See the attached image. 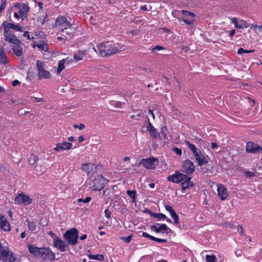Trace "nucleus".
Masks as SVG:
<instances>
[{
    "instance_id": "f257e3e1",
    "label": "nucleus",
    "mask_w": 262,
    "mask_h": 262,
    "mask_svg": "<svg viewBox=\"0 0 262 262\" xmlns=\"http://www.w3.org/2000/svg\"><path fill=\"white\" fill-rule=\"evenodd\" d=\"M97 48L99 50V55L105 57L124 51L126 47L124 45L118 43H112L106 42L100 43Z\"/></svg>"
},
{
    "instance_id": "f03ea898",
    "label": "nucleus",
    "mask_w": 262,
    "mask_h": 262,
    "mask_svg": "<svg viewBox=\"0 0 262 262\" xmlns=\"http://www.w3.org/2000/svg\"><path fill=\"white\" fill-rule=\"evenodd\" d=\"M56 26L62 30V32L69 35H73L75 32V28L69 27L71 25L67 20L66 17H57L56 20Z\"/></svg>"
},
{
    "instance_id": "7ed1b4c3",
    "label": "nucleus",
    "mask_w": 262,
    "mask_h": 262,
    "mask_svg": "<svg viewBox=\"0 0 262 262\" xmlns=\"http://www.w3.org/2000/svg\"><path fill=\"white\" fill-rule=\"evenodd\" d=\"M0 259L4 262H13L15 260L13 254L7 246L0 242Z\"/></svg>"
},
{
    "instance_id": "20e7f679",
    "label": "nucleus",
    "mask_w": 262,
    "mask_h": 262,
    "mask_svg": "<svg viewBox=\"0 0 262 262\" xmlns=\"http://www.w3.org/2000/svg\"><path fill=\"white\" fill-rule=\"evenodd\" d=\"M29 10V7L26 4L16 3L14 7L8 10V12L10 10L14 11V16H19L18 13H19L20 16H25L27 15Z\"/></svg>"
},
{
    "instance_id": "39448f33",
    "label": "nucleus",
    "mask_w": 262,
    "mask_h": 262,
    "mask_svg": "<svg viewBox=\"0 0 262 262\" xmlns=\"http://www.w3.org/2000/svg\"><path fill=\"white\" fill-rule=\"evenodd\" d=\"M15 204L18 205L28 206L32 202V199L23 193L17 194L14 198Z\"/></svg>"
},
{
    "instance_id": "423d86ee",
    "label": "nucleus",
    "mask_w": 262,
    "mask_h": 262,
    "mask_svg": "<svg viewBox=\"0 0 262 262\" xmlns=\"http://www.w3.org/2000/svg\"><path fill=\"white\" fill-rule=\"evenodd\" d=\"M107 181L102 176H97L91 184L90 188L93 190H101L104 187Z\"/></svg>"
},
{
    "instance_id": "0eeeda50",
    "label": "nucleus",
    "mask_w": 262,
    "mask_h": 262,
    "mask_svg": "<svg viewBox=\"0 0 262 262\" xmlns=\"http://www.w3.org/2000/svg\"><path fill=\"white\" fill-rule=\"evenodd\" d=\"M63 236L69 244L74 245L76 243L78 237V231L75 228L71 229L68 230Z\"/></svg>"
},
{
    "instance_id": "6e6552de",
    "label": "nucleus",
    "mask_w": 262,
    "mask_h": 262,
    "mask_svg": "<svg viewBox=\"0 0 262 262\" xmlns=\"http://www.w3.org/2000/svg\"><path fill=\"white\" fill-rule=\"evenodd\" d=\"M45 63L42 61L38 60L36 62V67L38 70L39 79L49 78L51 76L50 72L45 69Z\"/></svg>"
},
{
    "instance_id": "1a4fd4ad",
    "label": "nucleus",
    "mask_w": 262,
    "mask_h": 262,
    "mask_svg": "<svg viewBox=\"0 0 262 262\" xmlns=\"http://www.w3.org/2000/svg\"><path fill=\"white\" fill-rule=\"evenodd\" d=\"M145 168L148 169H154L158 164V160L155 158H150L148 159H144L140 163Z\"/></svg>"
},
{
    "instance_id": "9d476101",
    "label": "nucleus",
    "mask_w": 262,
    "mask_h": 262,
    "mask_svg": "<svg viewBox=\"0 0 262 262\" xmlns=\"http://www.w3.org/2000/svg\"><path fill=\"white\" fill-rule=\"evenodd\" d=\"M151 229L157 233L168 234L171 231L170 229L164 224H156L151 226Z\"/></svg>"
},
{
    "instance_id": "9b49d317",
    "label": "nucleus",
    "mask_w": 262,
    "mask_h": 262,
    "mask_svg": "<svg viewBox=\"0 0 262 262\" xmlns=\"http://www.w3.org/2000/svg\"><path fill=\"white\" fill-rule=\"evenodd\" d=\"M194 167L193 163L191 161L187 160L183 162L181 170L182 172L189 174L193 172Z\"/></svg>"
},
{
    "instance_id": "f8f14e48",
    "label": "nucleus",
    "mask_w": 262,
    "mask_h": 262,
    "mask_svg": "<svg viewBox=\"0 0 262 262\" xmlns=\"http://www.w3.org/2000/svg\"><path fill=\"white\" fill-rule=\"evenodd\" d=\"M73 144L67 141H63L61 143L56 144L53 150L57 152H60L63 150H70L73 148Z\"/></svg>"
},
{
    "instance_id": "ddd939ff",
    "label": "nucleus",
    "mask_w": 262,
    "mask_h": 262,
    "mask_svg": "<svg viewBox=\"0 0 262 262\" xmlns=\"http://www.w3.org/2000/svg\"><path fill=\"white\" fill-rule=\"evenodd\" d=\"M4 35L5 40L12 45L20 43V40L10 31L4 30Z\"/></svg>"
},
{
    "instance_id": "4468645a",
    "label": "nucleus",
    "mask_w": 262,
    "mask_h": 262,
    "mask_svg": "<svg viewBox=\"0 0 262 262\" xmlns=\"http://www.w3.org/2000/svg\"><path fill=\"white\" fill-rule=\"evenodd\" d=\"M193 155L195 158L198 166H201L203 165L207 164L208 162V156H206L203 155L200 150Z\"/></svg>"
},
{
    "instance_id": "2eb2a0df",
    "label": "nucleus",
    "mask_w": 262,
    "mask_h": 262,
    "mask_svg": "<svg viewBox=\"0 0 262 262\" xmlns=\"http://www.w3.org/2000/svg\"><path fill=\"white\" fill-rule=\"evenodd\" d=\"M217 191L218 195L221 200H225L228 198L229 195L228 191L223 184L217 185Z\"/></svg>"
},
{
    "instance_id": "dca6fc26",
    "label": "nucleus",
    "mask_w": 262,
    "mask_h": 262,
    "mask_svg": "<svg viewBox=\"0 0 262 262\" xmlns=\"http://www.w3.org/2000/svg\"><path fill=\"white\" fill-rule=\"evenodd\" d=\"M81 169L85 171L88 175H91L96 171L97 165L93 163H84L82 164Z\"/></svg>"
},
{
    "instance_id": "f3484780",
    "label": "nucleus",
    "mask_w": 262,
    "mask_h": 262,
    "mask_svg": "<svg viewBox=\"0 0 262 262\" xmlns=\"http://www.w3.org/2000/svg\"><path fill=\"white\" fill-rule=\"evenodd\" d=\"M39 257L45 259L53 260L55 258V254L49 248H42Z\"/></svg>"
},
{
    "instance_id": "a211bd4d",
    "label": "nucleus",
    "mask_w": 262,
    "mask_h": 262,
    "mask_svg": "<svg viewBox=\"0 0 262 262\" xmlns=\"http://www.w3.org/2000/svg\"><path fill=\"white\" fill-rule=\"evenodd\" d=\"M54 246L60 252H63L67 247V244L59 237L54 238Z\"/></svg>"
},
{
    "instance_id": "6ab92c4d",
    "label": "nucleus",
    "mask_w": 262,
    "mask_h": 262,
    "mask_svg": "<svg viewBox=\"0 0 262 262\" xmlns=\"http://www.w3.org/2000/svg\"><path fill=\"white\" fill-rule=\"evenodd\" d=\"M4 30L10 31V29H12L16 31L22 32L23 29L20 26L18 25H15L13 23L4 21L3 23Z\"/></svg>"
},
{
    "instance_id": "aec40b11",
    "label": "nucleus",
    "mask_w": 262,
    "mask_h": 262,
    "mask_svg": "<svg viewBox=\"0 0 262 262\" xmlns=\"http://www.w3.org/2000/svg\"><path fill=\"white\" fill-rule=\"evenodd\" d=\"M0 228L5 231L8 232L11 230L10 224L5 217L1 214H0Z\"/></svg>"
},
{
    "instance_id": "412c9836",
    "label": "nucleus",
    "mask_w": 262,
    "mask_h": 262,
    "mask_svg": "<svg viewBox=\"0 0 262 262\" xmlns=\"http://www.w3.org/2000/svg\"><path fill=\"white\" fill-rule=\"evenodd\" d=\"M261 148L257 144L251 142H248L246 145V150L248 152H256L261 150Z\"/></svg>"
},
{
    "instance_id": "4be33fe9",
    "label": "nucleus",
    "mask_w": 262,
    "mask_h": 262,
    "mask_svg": "<svg viewBox=\"0 0 262 262\" xmlns=\"http://www.w3.org/2000/svg\"><path fill=\"white\" fill-rule=\"evenodd\" d=\"M165 209L167 211H168L170 215L171 216L173 220L174 224H177L179 223V218L178 215L177 214V213L175 212L172 207L169 205H166L165 206Z\"/></svg>"
},
{
    "instance_id": "5701e85b",
    "label": "nucleus",
    "mask_w": 262,
    "mask_h": 262,
    "mask_svg": "<svg viewBox=\"0 0 262 262\" xmlns=\"http://www.w3.org/2000/svg\"><path fill=\"white\" fill-rule=\"evenodd\" d=\"M159 33L161 37L166 40H169L173 35V33L169 30L162 28L159 30Z\"/></svg>"
},
{
    "instance_id": "b1692460",
    "label": "nucleus",
    "mask_w": 262,
    "mask_h": 262,
    "mask_svg": "<svg viewBox=\"0 0 262 262\" xmlns=\"http://www.w3.org/2000/svg\"><path fill=\"white\" fill-rule=\"evenodd\" d=\"M232 21L235 25V27L238 28H248L249 27L248 23L243 20H237L235 18H234Z\"/></svg>"
},
{
    "instance_id": "393cba45",
    "label": "nucleus",
    "mask_w": 262,
    "mask_h": 262,
    "mask_svg": "<svg viewBox=\"0 0 262 262\" xmlns=\"http://www.w3.org/2000/svg\"><path fill=\"white\" fill-rule=\"evenodd\" d=\"M28 249L29 252L35 256H39L42 248H38L33 245H28Z\"/></svg>"
},
{
    "instance_id": "a878e982",
    "label": "nucleus",
    "mask_w": 262,
    "mask_h": 262,
    "mask_svg": "<svg viewBox=\"0 0 262 262\" xmlns=\"http://www.w3.org/2000/svg\"><path fill=\"white\" fill-rule=\"evenodd\" d=\"M142 236L144 237L148 238L151 241H154L158 243H165L166 242V239L155 237L145 232H143L142 233Z\"/></svg>"
},
{
    "instance_id": "bb28decb",
    "label": "nucleus",
    "mask_w": 262,
    "mask_h": 262,
    "mask_svg": "<svg viewBox=\"0 0 262 262\" xmlns=\"http://www.w3.org/2000/svg\"><path fill=\"white\" fill-rule=\"evenodd\" d=\"M86 54V51H78L74 54V59L77 61L81 60L85 56Z\"/></svg>"
},
{
    "instance_id": "cd10ccee",
    "label": "nucleus",
    "mask_w": 262,
    "mask_h": 262,
    "mask_svg": "<svg viewBox=\"0 0 262 262\" xmlns=\"http://www.w3.org/2000/svg\"><path fill=\"white\" fill-rule=\"evenodd\" d=\"M12 50L14 54L19 57L22 55L23 49L20 45V43L15 44L12 45Z\"/></svg>"
},
{
    "instance_id": "c85d7f7f",
    "label": "nucleus",
    "mask_w": 262,
    "mask_h": 262,
    "mask_svg": "<svg viewBox=\"0 0 262 262\" xmlns=\"http://www.w3.org/2000/svg\"><path fill=\"white\" fill-rule=\"evenodd\" d=\"M193 182L191 181V178L188 177V179L185 180L181 183L182 190H184L193 186Z\"/></svg>"
},
{
    "instance_id": "c756f323",
    "label": "nucleus",
    "mask_w": 262,
    "mask_h": 262,
    "mask_svg": "<svg viewBox=\"0 0 262 262\" xmlns=\"http://www.w3.org/2000/svg\"><path fill=\"white\" fill-rule=\"evenodd\" d=\"M8 60L6 56L3 47H0V63L6 64Z\"/></svg>"
},
{
    "instance_id": "7c9ffc66",
    "label": "nucleus",
    "mask_w": 262,
    "mask_h": 262,
    "mask_svg": "<svg viewBox=\"0 0 262 262\" xmlns=\"http://www.w3.org/2000/svg\"><path fill=\"white\" fill-rule=\"evenodd\" d=\"M87 255L89 257V258L91 259H96V260H99L100 261H103L104 260V257L103 255H101V254L93 255L92 253H91L89 251H88V252Z\"/></svg>"
},
{
    "instance_id": "2f4dec72",
    "label": "nucleus",
    "mask_w": 262,
    "mask_h": 262,
    "mask_svg": "<svg viewBox=\"0 0 262 262\" xmlns=\"http://www.w3.org/2000/svg\"><path fill=\"white\" fill-rule=\"evenodd\" d=\"M32 46L33 48L36 47L42 51H47L48 50V45L44 41H41L36 44L34 43Z\"/></svg>"
},
{
    "instance_id": "473e14b6",
    "label": "nucleus",
    "mask_w": 262,
    "mask_h": 262,
    "mask_svg": "<svg viewBox=\"0 0 262 262\" xmlns=\"http://www.w3.org/2000/svg\"><path fill=\"white\" fill-rule=\"evenodd\" d=\"M66 63V59H63L60 60L58 63V67L57 69V74L60 75L61 71L64 69Z\"/></svg>"
},
{
    "instance_id": "72a5a7b5",
    "label": "nucleus",
    "mask_w": 262,
    "mask_h": 262,
    "mask_svg": "<svg viewBox=\"0 0 262 262\" xmlns=\"http://www.w3.org/2000/svg\"><path fill=\"white\" fill-rule=\"evenodd\" d=\"M167 180L169 182H171L175 183H179L180 180L179 179V177L178 176V172H177V171L174 172V174L169 176L167 177Z\"/></svg>"
},
{
    "instance_id": "f704fd0d",
    "label": "nucleus",
    "mask_w": 262,
    "mask_h": 262,
    "mask_svg": "<svg viewBox=\"0 0 262 262\" xmlns=\"http://www.w3.org/2000/svg\"><path fill=\"white\" fill-rule=\"evenodd\" d=\"M151 216L154 217H156L160 220H166L168 222H171V220L167 218L166 216L163 213H153L151 214Z\"/></svg>"
},
{
    "instance_id": "c9c22d12",
    "label": "nucleus",
    "mask_w": 262,
    "mask_h": 262,
    "mask_svg": "<svg viewBox=\"0 0 262 262\" xmlns=\"http://www.w3.org/2000/svg\"><path fill=\"white\" fill-rule=\"evenodd\" d=\"M149 131L150 133V136L152 138H157L160 136L159 133L156 131V128L150 124L149 125Z\"/></svg>"
},
{
    "instance_id": "e433bc0d",
    "label": "nucleus",
    "mask_w": 262,
    "mask_h": 262,
    "mask_svg": "<svg viewBox=\"0 0 262 262\" xmlns=\"http://www.w3.org/2000/svg\"><path fill=\"white\" fill-rule=\"evenodd\" d=\"M179 20L180 23H184L186 25H190L194 21L193 17H179Z\"/></svg>"
},
{
    "instance_id": "4c0bfd02",
    "label": "nucleus",
    "mask_w": 262,
    "mask_h": 262,
    "mask_svg": "<svg viewBox=\"0 0 262 262\" xmlns=\"http://www.w3.org/2000/svg\"><path fill=\"white\" fill-rule=\"evenodd\" d=\"M26 222L27 223L28 227L30 230H31V231H34L36 230V225L35 222H31L29 220H27Z\"/></svg>"
},
{
    "instance_id": "58836bf2",
    "label": "nucleus",
    "mask_w": 262,
    "mask_h": 262,
    "mask_svg": "<svg viewBox=\"0 0 262 262\" xmlns=\"http://www.w3.org/2000/svg\"><path fill=\"white\" fill-rule=\"evenodd\" d=\"M186 144L188 146L189 149L192 151L193 155H194L196 152H197V151L199 150V149H197L194 144L190 143L189 141H186Z\"/></svg>"
},
{
    "instance_id": "ea45409f",
    "label": "nucleus",
    "mask_w": 262,
    "mask_h": 262,
    "mask_svg": "<svg viewBox=\"0 0 262 262\" xmlns=\"http://www.w3.org/2000/svg\"><path fill=\"white\" fill-rule=\"evenodd\" d=\"M177 172H178V176L180 180V183L185 181L186 179H188V177L187 174L183 173L179 170H177Z\"/></svg>"
},
{
    "instance_id": "a19ab883",
    "label": "nucleus",
    "mask_w": 262,
    "mask_h": 262,
    "mask_svg": "<svg viewBox=\"0 0 262 262\" xmlns=\"http://www.w3.org/2000/svg\"><path fill=\"white\" fill-rule=\"evenodd\" d=\"M37 161L38 158L36 155L34 154H32L30 155V158L29 159V163L30 165H34Z\"/></svg>"
},
{
    "instance_id": "79ce46f5",
    "label": "nucleus",
    "mask_w": 262,
    "mask_h": 262,
    "mask_svg": "<svg viewBox=\"0 0 262 262\" xmlns=\"http://www.w3.org/2000/svg\"><path fill=\"white\" fill-rule=\"evenodd\" d=\"M46 171V167L45 166H40L39 167L38 166H36L35 167V172L37 174H41L45 172Z\"/></svg>"
},
{
    "instance_id": "37998d69",
    "label": "nucleus",
    "mask_w": 262,
    "mask_h": 262,
    "mask_svg": "<svg viewBox=\"0 0 262 262\" xmlns=\"http://www.w3.org/2000/svg\"><path fill=\"white\" fill-rule=\"evenodd\" d=\"M110 103L112 105H114V106L118 108L123 107V105H124V103L120 101H111Z\"/></svg>"
},
{
    "instance_id": "c03bdc74",
    "label": "nucleus",
    "mask_w": 262,
    "mask_h": 262,
    "mask_svg": "<svg viewBox=\"0 0 262 262\" xmlns=\"http://www.w3.org/2000/svg\"><path fill=\"white\" fill-rule=\"evenodd\" d=\"M127 194L132 199L133 202H135L136 192L135 190H127Z\"/></svg>"
},
{
    "instance_id": "a18cd8bd",
    "label": "nucleus",
    "mask_w": 262,
    "mask_h": 262,
    "mask_svg": "<svg viewBox=\"0 0 262 262\" xmlns=\"http://www.w3.org/2000/svg\"><path fill=\"white\" fill-rule=\"evenodd\" d=\"M181 13L183 16H196L194 13L186 10H182Z\"/></svg>"
},
{
    "instance_id": "49530a36",
    "label": "nucleus",
    "mask_w": 262,
    "mask_h": 262,
    "mask_svg": "<svg viewBox=\"0 0 262 262\" xmlns=\"http://www.w3.org/2000/svg\"><path fill=\"white\" fill-rule=\"evenodd\" d=\"M254 51L253 50H244L242 48H240L238 50L237 53L239 54H243V53H253V52H254Z\"/></svg>"
},
{
    "instance_id": "de8ad7c7",
    "label": "nucleus",
    "mask_w": 262,
    "mask_h": 262,
    "mask_svg": "<svg viewBox=\"0 0 262 262\" xmlns=\"http://www.w3.org/2000/svg\"><path fill=\"white\" fill-rule=\"evenodd\" d=\"M165 48L163 46H156L154 48H153L151 50V51L152 53H157L158 51H160L161 50H164Z\"/></svg>"
},
{
    "instance_id": "09e8293b",
    "label": "nucleus",
    "mask_w": 262,
    "mask_h": 262,
    "mask_svg": "<svg viewBox=\"0 0 262 262\" xmlns=\"http://www.w3.org/2000/svg\"><path fill=\"white\" fill-rule=\"evenodd\" d=\"M7 5V0H1L0 14L5 9Z\"/></svg>"
},
{
    "instance_id": "8fccbe9b",
    "label": "nucleus",
    "mask_w": 262,
    "mask_h": 262,
    "mask_svg": "<svg viewBox=\"0 0 262 262\" xmlns=\"http://www.w3.org/2000/svg\"><path fill=\"white\" fill-rule=\"evenodd\" d=\"M44 34L43 32L41 31H36L34 32V37L36 38H43Z\"/></svg>"
},
{
    "instance_id": "3c124183",
    "label": "nucleus",
    "mask_w": 262,
    "mask_h": 262,
    "mask_svg": "<svg viewBox=\"0 0 262 262\" xmlns=\"http://www.w3.org/2000/svg\"><path fill=\"white\" fill-rule=\"evenodd\" d=\"M253 29L257 34L262 33V26L255 25L253 26Z\"/></svg>"
},
{
    "instance_id": "603ef678",
    "label": "nucleus",
    "mask_w": 262,
    "mask_h": 262,
    "mask_svg": "<svg viewBox=\"0 0 262 262\" xmlns=\"http://www.w3.org/2000/svg\"><path fill=\"white\" fill-rule=\"evenodd\" d=\"M132 237H133V235H130L126 236H126L121 237L120 238H121V239L124 241L125 243H129L132 241Z\"/></svg>"
},
{
    "instance_id": "864d4df0",
    "label": "nucleus",
    "mask_w": 262,
    "mask_h": 262,
    "mask_svg": "<svg viewBox=\"0 0 262 262\" xmlns=\"http://www.w3.org/2000/svg\"><path fill=\"white\" fill-rule=\"evenodd\" d=\"M24 36L26 37L28 39L33 40L35 39V37L34 36H32V37H31L30 36L29 33L28 31H26L24 32Z\"/></svg>"
},
{
    "instance_id": "5fc2aeb1",
    "label": "nucleus",
    "mask_w": 262,
    "mask_h": 262,
    "mask_svg": "<svg viewBox=\"0 0 262 262\" xmlns=\"http://www.w3.org/2000/svg\"><path fill=\"white\" fill-rule=\"evenodd\" d=\"M104 214H105V216L106 218L110 219L111 217V212L108 209H106L104 210Z\"/></svg>"
},
{
    "instance_id": "6e6d98bb",
    "label": "nucleus",
    "mask_w": 262,
    "mask_h": 262,
    "mask_svg": "<svg viewBox=\"0 0 262 262\" xmlns=\"http://www.w3.org/2000/svg\"><path fill=\"white\" fill-rule=\"evenodd\" d=\"M173 150L178 155H181L182 154V150L180 148L175 147Z\"/></svg>"
},
{
    "instance_id": "4d7b16f0",
    "label": "nucleus",
    "mask_w": 262,
    "mask_h": 262,
    "mask_svg": "<svg viewBox=\"0 0 262 262\" xmlns=\"http://www.w3.org/2000/svg\"><path fill=\"white\" fill-rule=\"evenodd\" d=\"M34 101L36 102H45V100L43 98H38L35 97Z\"/></svg>"
},
{
    "instance_id": "13d9d810",
    "label": "nucleus",
    "mask_w": 262,
    "mask_h": 262,
    "mask_svg": "<svg viewBox=\"0 0 262 262\" xmlns=\"http://www.w3.org/2000/svg\"><path fill=\"white\" fill-rule=\"evenodd\" d=\"M245 174L246 176L248 177H252L254 176V173L251 171H246Z\"/></svg>"
},
{
    "instance_id": "bf43d9fd",
    "label": "nucleus",
    "mask_w": 262,
    "mask_h": 262,
    "mask_svg": "<svg viewBox=\"0 0 262 262\" xmlns=\"http://www.w3.org/2000/svg\"><path fill=\"white\" fill-rule=\"evenodd\" d=\"M91 200V198L90 196H87L85 198V199L83 200V203H89V202H90Z\"/></svg>"
},
{
    "instance_id": "052dcab7",
    "label": "nucleus",
    "mask_w": 262,
    "mask_h": 262,
    "mask_svg": "<svg viewBox=\"0 0 262 262\" xmlns=\"http://www.w3.org/2000/svg\"><path fill=\"white\" fill-rule=\"evenodd\" d=\"M218 147H219V146H218V145L216 143H215V142L211 143V147H212V148L215 149Z\"/></svg>"
},
{
    "instance_id": "680f3d73",
    "label": "nucleus",
    "mask_w": 262,
    "mask_h": 262,
    "mask_svg": "<svg viewBox=\"0 0 262 262\" xmlns=\"http://www.w3.org/2000/svg\"><path fill=\"white\" fill-rule=\"evenodd\" d=\"M166 127H162L161 128V134H162V135L164 136V137H165V136H166V135H165V134L164 133H165V132L166 131Z\"/></svg>"
},
{
    "instance_id": "e2e57ef3",
    "label": "nucleus",
    "mask_w": 262,
    "mask_h": 262,
    "mask_svg": "<svg viewBox=\"0 0 262 262\" xmlns=\"http://www.w3.org/2000/svg\"><path fill=\"white\" fill-rule=\"evenodd\" d=\"M57 40L58 41H63V40H65L66 39H68V37L65 36V38L63 37H61V36H59L57 38Z\"/></svg>"
},
{
    "instance_id": "0e129e2a",
    "label": "nucleus",
    "mask_w": 262,
    "mask_h": 262,
    "mask_svg": "<svg viewBox=\"0 0 262 262\" xmlns=\"http://www.w3.org/2000/svg\"><path fill=\"white\" fill-rule=\"evenodd\" d=\"M85 127V125L83 123H80L78 125V129L79 130H82Z\"/></svg>"
},
{
    "instance_id": "69168bd1",
    "label": "nucleus",
    "mask_w": 262,
    "mask_h": 262,
    "mask_svg": "<svg viewBox=\"0 0 262 262\" xmlns=\"http://www.w3.org/2000/svg\"><path fill=\"white\" fill-rule=\"evenodd\" d=\"M19 83H20L17 80H15L12 82V85L14 86H16L17 85L19 84Z\"/></svg>"
},
{
    "instance_id": "338daca9",
    "label": "nucleus",
    "mask_w": 262,
    "mask_h": 262,
    "mask_svg": "<svg viewBox=\"0 0 262 262\" xmlns=\"http://www.w3.org/2000/svg\"><path fill=\"white\" fill-rule=\"evenodd\" d=\"M148 113L151 115V116H152V118L154 119H155V115H154V114L153 113V111L149 109L148 110Z\"/></svg>"
},
{
    "instance_id": "774afa93",
    "label": "nucleus",
    "mask_w": 262,
    "mask_h": 262,
    "mask_svg": "<svg viewBox=\"0 0 262 262\" xmlns=\"http://www.w3.org/2000/svg\"><path fill=\"white\" fill-rule=\"evenodd\" d=\"M84 138L82 136H80L78 137V141L79 142H81L84 140Z\"/></svg>"
}]
</instances>
